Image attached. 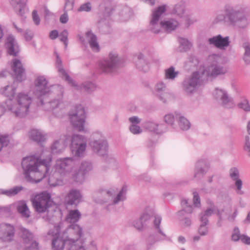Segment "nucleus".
I'll return each mask as SVG.
<instances>
[{
	"label": "nucleus",
	"mask_w": 250,
	"mask_h": 250,
	"mask_svg": "<svg viewBox=\"0 0 250 250\" xmlns=\"http://www.w3.org/2000/svg\"><path fill=\"white\" fill-rule=\"evenodd\" d=\"M181 205L182 209L178 212L179 216H184L186 213L190 214L192 212V206L188 204V200L187 199H183L181 201Z\"/></svg>",
	"instance_id": "obj_36"
},
{
	"label": "nucleus",
	"mask_w": 250,
	"mask_h": 250,
	"mask_svg": "<svg viewBox=\"0 0 250 250\" xmlns=\"http://www.w3.org/2000/svg\"><path fill=\"white\" fill-rule=\"evenodd\" d=\"M244 149L248 155L250 157V138L248 136H246L245 138Z\"/></svg>",
	"instance_id": "obj_56"
},
{
	"label": "nucleus",
	"mask_w": 250,
	"mask_h": 250,
	"mask_svg": "<svg viewBox=\"0 0 250 250\" xmlns=\"http://www.w3.org/2000/svg\"><path fill=\"white\" fill-rule=\"evenodd\" d=\"M238 107L245 110V111H250V105L247 100H244L238 104Z\"/></svg>",
	"instance_id": "obj_53"
},
{
	"label": "nucleus",
	"mask_w": 250,
	"mask_h": 250,
	"mask_svg": "<svg viewBox=\"0 0 250 250\" xmlns=\"http://www.w3.org/2000/svg\"><path fill=\"white\" fill-rule=\"evenodd\" d=\"M180 47L183 51H187L192 46V43L187 39L181 38L179 39Z\"/></svg>",
	"instance_id": "obj_43"
},
{
	"label": "nucleus",
	"mask_w": 250,
	"mask_h": 250,
	"mask_svg": "<svg viewBox=\"0 0 250 250\" xmlns=\"http://www.w3.org/2000/svg\"><path fill=\"white\" fill-rule=\"evenodd\" d=\"M17 209L18 212L22 217L28 218L30 216V212L28 207L24 201H21L17 204Z\"/></svg>",
	"instance_id": "obj_33"
},
{
	"label": "nucleus",
	"mask_w": 250,
	"mask_h": 250,
	"mask_svg": "<svg viewBox=\"0 0 250 250\" xmlns=\"http://www.w3.org/2000/svg\"><path fill=\"white\" fill-rule=\"evenodd\" d=\"M167 8V5H163L152 11L148 26L150 31L154 33H158L161 31V29H163L167 32H171L175 30L179 26V22L173 18L160 21V17L164 14Z\"/></svg>",
	"instance_id": "obj_6"
},
{
	"label": "nucleus",
	"mask_w": 250,
	"mask_h": 250,
	"mask_svg": "<svg viewBox=\"0 0 250 250\" xmlns=\"http://www.w3.org/2000/svg\"><path fill=\"white\" fill-rule=\"evenodd\" d=\"M91 9V3L90 2H86L82 4L80 7L78 8V12H89Z\"/></svg>",
	"instance_id": "obj_57"
},
{
	"label": "nucleus",
	"mask_w": 250,
	"mask_h": 250,
	"mask_svg": "<svg viewBox=\"0 0 250 250\" xmlns=\"http://www.w3.org/2000/svg\"><path fill=\"white\" fill-rule=\"evenodd\" d=\"M6 46L8 52L10 55L15 56L17 55L19 51V46L13 36L9 35L7 37Z\"/></svg>",
	"instance_id": "obj_26"
},
{
	"label": "nucleus",
	"mask_w": 250,
	"mask_h": 250,
	"mask_svg": "<svg viewBox=\"0 0 250 250\" xmlns=\"http://www.w3.org/2000/svg\"><path fill=\"white\" fill-rule=\"evenodd\" d=\"M69 116L71 124L76 130L86 132L84 128L86 111L82 104L74 106L69 112Z\"/></svg>",
	"instance_id": "obj_8"
},
{
	"label": "nucleus",
	"mask_w": 250,
	"mask_h": 250,
	"mask_svg": "<svg viewBox=\"0 0 250 250\" xmlns=\"http://www.w3.org/2000/svg\"><path fill=\"white\" fill-rule=\"evenodd\" d=\"M68 32L66 29L63 30L59 35L60 41L63 42L65 48L68 44Z\"/></svg>",
	"instance_id": "obj_49"
},
{
	"label": "nucleus",
	"mask_w": 250,
	"mask_h": 250,
	"mask_svg": "<svg viewBox=\"0 0 250 250\" xmlns=\"http://www.w3.org/2000/svg\"><path fill=\"white\" fill-rule=\"evenodd\" d=\"M75 4V0H64L63 11L72 10Z\"/></svg>",
	"instance_id": "obj_50"
},
{
	"label": "nucleus",
	"mask_w": 250,
	"mask_h": 250,
	"mask_svg": "<svg viewBox=\"0 0 250 250\" xmlns=\"http://www.w3.org/2000/svg\"><path fill=\"white\" fill-rule=\"evenodd\" d=\"M11 68L13 72V77L17 81L22 82L25 79V69L19 60L14 59L12 60Z\"/></svg>",
	"instance_id": "obj_16"
},
{
	"label": "nucleus",
	"mask_w": 250,
	"mask_h": 250,
	"mask_svg": "<svg viewBox=\"0 0 250 250\" xmlns=\"http://www.w3.org/2000/svg\"><path fill=\"white\" fill-rule=\"evenodd\" d=\"M154 90L156 92L163 93L166 92L167 87L164 82H159L155 84Z\"/></svg>",
	"instance_id": "obj_48"
},
{
	"label": "nucleus",
	"mask_w": 250,
	"mask_h": 250,
	"mask_svg": "<svg viewBox=\"0 0 250 250\" xmlns=\"http://www.w3.org/2000/svg\"><path fill=\"white\" fill-rule=\"evenodd\" d=\"M184 16L183 25L186 28H188L197 21L196 18L190 15H186Z\"/></svg>",
	"instance_id": "obj_41"
},
{
	"label": "nucleus",
	"mask_w": 250,
	"mask_h": 250,
	"mask_svg": "<svg viewBox=\"0 0 250 250\" xmlns=\"http://www.w3.org/2000/svg\"><path fill=\"white\" fill-rule=\"evenodd\" d=\"M65 138H61L59 140L54 142L51 146V153L53 154L61 152L67 146L68 143L67 137H64Z\"/></svg>",
	"instance_id": "obj_27"
},
{
	"label": "nucleus",
	"mask_w": 250,
	"mask_h": 250,
	"mask_svg": "<svg viewBox=\"0 0 250 250\" xmlns=\"http://www.w3.org/2000/svg\"><path fill=\"white\" fill-rule=\"evenodd\" d=\"M15 234L14 228L9 224L3 223L0 225V239L4 242H10Z\"/></svg>",
	"instance_id": "obj_20"
},
{
	"label": "nucleus",
	"mask_w": 250,
	"mask_h": 250,
	"mask_svg": "<svg viewBox=\"0 0 250 250\" xmlns=\"http://www.w3.org/2000/svg\"><path fill=\"white\" fill-rule=\"evenodd\" d=\"M96 88L97 86L95 83L91 82H85L81 86L80 89L87 92H93Z\"/></svg>",
	"instance_id": "obj_45"
},
{
	"label": "nucleus",
	"mask_w": 250,
	"mask_h": 250,
	"mask_svg": "<svg viewBox=\"0 0 250 250\" xmlns=\"http://www.w3.org/2000/svg\"><path fill=\"white\" fill-rule=\"evenodd\" d=\"M23 187L22 186H16L9 189H0V194L12 197L17 195L19 192L23 190Z\"/></svg>",
	"instance_id": "obj_39"
},
{
	"label": "nucleus",
	"mask_w": 250,
	"mask_h": 250,
	"mask_svg": "<svg viewBox=\"0 0 250 250\" xmlns=\"http://www.w3.org/2000/svg\"><path fill=\"white\" fill-rule=\"evenodd\" d=\"M185 3L184 1H180L175 5L171 13L172 14H175L178 16L179 18H183L185 15Z\"/></svg>",
	"instance_id": "obj_34"
},
{
	"label": "nucleus",
	"mask_w": 250,
	"mask_h": 250,
	"mask_svg": "<svg viewBox=\"0 0 250 250\" xmlns=\"http://www.w3.org/2000/svg\"><path fill=\"white\" fill-rule=\"evenodd\" d=\"M56 64L58 72L62 78L64 79L69 84L75 86L74 81L68 76L67 72L63 69L62 66V62L57 54H56Z\"/></svg>",
	"instance_id": "obj_25"
},
{
	"label": "nucleus",
	"mask_w": 250,
	"mask_h": 250,
	"mask_svg": "<svg viewBox=\"0 0 250 250\" xmlns=\"http://www.w3.org/2000/svg\"><path fill=\"white\" fill-rule=\"evenodd\" d=\"M208 229L207 225L201 224L198 229V233L201 236H205L208 234Z\"/></svg>",
	"instance_id": "obj_54"
},
{
	"label": "nucleus",
	"mask_w": 250,
	"mask_h": 250,
	"mask_svg": "<svg viewBox=\"0 0 250 250\" xmlns=\"http://www.w3.org/2000/svg\"><path fill=\"white\" fill-rule=\"evenodd\" d=\"M114 10H115L116 13L113 18L118 22H125L129 20L132 15V11L127 6H118Z\"/></svg>",
	"instance_id": "obj_17"
},
{
	"label": "nucleus",
	"mask_w": 250,
	"mask_h": 250,
	"mask_svg": "<svg viewBox=\"0 0 250 250\" xmlns=\"http://www.w3.org/2000/svg\"><path fill=\"white\" fill-rule=\"evenodd\" d=\"M175 117L178 122L180 128L183 130H187L190 128L191 124L189 121L181 113L175 112Z\"/></svg>",
	"instance_id": "obj_31"
},
{
	"label": "nucleus",
	"mask_w": 250,
	"mask_h": 250,
	"mask_svg": "<svg viewBox=\"0 0 250 250\" xmlns=\"http://www.w3.org/2000/svg\"><path fill=\"white\" fill-rule=\"evenodd\" d=\"M126 189L123 187L121 190L118 193L116 197H114L115 192L114 190H102L100 193V195H97V197H103L102 199H99L96 201L99 203H103L107 202L108 201H112L114 204H118L119 202L123 201L125 199Z\"/></svg>",
	"instance_id": "obj_12"
},
{
	"label": "nucleus",
	"mask_w": 250,
	"mask_h": 250,
	"mask_svg": "<svg viewBox=\"0 0 250 250\" xmlns=\"http://www.w3.org/2000/svg\"><path fill=\"white\" fill-rule=\"evenodd\" d=\"M151 217H154L153 221L154 227L156 230L158 231V236H153L150 235L147 239V247L149 248L150 246L153 244L156 241L161 240H165L167 238L166 235L163 232L160 228V225L161 222L162 217L157 214H155L153 210H149L148 211L144 212L140 217L141 220L144 224L150 219Z\"/></svg>",
	"instance_id": "obj_7"
},
{
	"label": "nucleus",
	"mask_w": 250,
	"mask_h": 250,
	"mask_svg": "<svg viewBox=\"0 0 250 250\" xmlns=\"http://www.w3.org/2000/svg\"><path fill=\"white\" fill-rule=\"evenodd\" d=\"M241 237V235L240 234L239 229L238 228H235L234 232L231 236L232 240L237 241L239 240H240Z\"/></svg>",
	"instance_id": "obj_62"
},
{
	"label": "nucleus",
	"mask_w": 250,
	"mask_h": 250,
	"mask_svg": "<svg viewBox=\"0 0 250 250\" xmlns=\"http://www.w3.org/2000/svg\"><path fill=\"white\" fill-rule=\"evenodd\" d=\"M215 98L219 104L227 108H231L235 106V104L233 99L229 95H216Z\"/></svg>",
	"instance_id": "obj_28"
},
{
	"label": "nucleus",
	"mask_w": 250,
	"mask_h": 250,
	"mask_svg": "<svg viewBox=\"0 0 250 250\" xmlns=\"http://www.w3.org/2000/svg\"><path fill=\"white\" fill-rule=\"evenodd\" d=\"M193 201L195 206L198 207L200 205V198L197 192L194 191L193 193Z\"/></svg>",
	"instance_id": "obj_60"
},
{
	"label": "nucleus",
	"mask_w": 250,
	"mask_h": 250,
	"mask_svg": "<svg viewBox=\"0 0 250 250\" xmlns=\"http://www.w3.org/2000/svg\"><path fill=\"white\" fill-rule=\"evenodd\" d=\"M220 59L219 56L216 54L208 56L204 65L185 77L182 84L183 90L187 93L197 92L207 83L209 79H215L226 74L228 68L219 64Z\"/></svg>",
	"instance_id": "obj_1"
},
{
	"label": "nucleus",
	"mask_w": 250,
	"mask_h": 250,
	"mask_svg": "<svg viewBox=\"0 0 250 250\" xmlns=\"http://www.w3.org/2000/svg\"><path fill=\"white\" fill-rule=\"evenodd\" d=\"M33 207L38 213L44 212L47 210V191H43L36 194L31 199Z\"/></svg>",
	"instance_id": "obj_14"
},
{
	"label": "nucleus",
	"mask_w": 250,
	"mask_h": 250,
	"mask_svg": "<svg viewBox=\"0 0 250 250\" xmlns=\"http://www.w3.org/2000/svg\"><path fill=\"white\" fill-rule=\"evenodd\" d=\"M11 4L14 6L17 14L20 16H23L27 11L25 2L24 0H10Z\"/></svg>",
	"instance_id": "obj_30"
},
{
	"label": "nucleus",
	"mask_w": 250,
	"mask_h": 250,
	"mask_svg": "<svg viewBox=\"0 0 250 250\" xmlns=\"http://www.w3.org/2000/svg\"><path fill=\"white\" fill-rule=\"evenodd\" d=\"M129 130L133 134H138L142 131L140 127L137 125H131L129 127Z\"/></svg>",
	"instance_id": "obj_58"
},
{
	"label": "nucleus",
	"mask_w": 250,
	"mask_h": 250,
	"mask_svg": "<svg viewBox=\"0 0 250 250\" xmlns=\"http://www.w3.org/2000/svg\"><path fill=\"white\" fill-rule=\"evenodd\" d=\"M68 11H64V13L61 15L60 17V21L61 23L65 24L69 20Z\"/></svg>",
	"instance_id": "obj_61"
},
{
	"label": "nucleus",
	"mask_w": 250,
	"mask_h": 250,
	"mask_svg": "<svg viewBox=\"0 0 250 250\" xmlns=\"http://www.w3.org/2000/svg\"><path fill=\"white\" fill-rule=\"evenodd\" d=\"M224 212V209L220 210L216 207L212 206L208 208L203 213L208 217L213 214H216L219 218L217 225L218 227H221L222 226L221 222L223 219V213Z\"/></svg>",
	"instance_id": "obj_29"
},
{
	"label": "nucleus",
	"mask_w": 250,
	"mask_h": 250,
	"mask_svg": "<svg viewBox=\"0 0 250 250\" xmlns=\"http://www.w3.org/2000/svg\"><path fill=\"white\" fill-rule=\"evenodd\" d=\"M76 162L73 158L66 157L57 160L55 165L56 169L61 174L69 172Z\"/></svg>",
	"instance_id": "obj_15"
},
{
	"label": "nucleus",
	"mask_w": 250,
	"mask_h": 250,
	"mask_svg": "<svg viewBox=\"0 0 250 250\" xmlns=\"http://www.w3.org/2000/svg\"><path fill=\"white\" fill-rule=\"evenodd\" d=\"M78 38L81 42L84 45L88 43L91 50L95 52L100 50V47L97 36L91 31L86 32L84 35H79Z\"/></svg>",
	"instance_id": "obj_13"
},
{
	"label": "nucleus",
	"mask_w": 250,
	"mask_h": 250,
	"mask_svg": "<svg viewBox=\"0 0 250 250\" xmlns=\"http://www.w3.org/2000/svg\"><path fill=\"white\" fill-rule=\"evenodd\" d=\"M21 165L25 178L30 182L39 183L47 173V161L40 156L24 158Z\"/></svg>",
	"instance_id": "obj_4"
},
{
	"label": "nucleus",
	"mask_w": 250,
	"mask_h": 250,
	"mask_svg": "<svg viewBox=\"0 0 250 250\" xmlns=\"http://www.w3.org/2000/svg\"><path fill=\"white\" fill-rule=\"evenodd\" d=\"M21 230V237L25 244L26 250H38V244L33 240L32 233L24 228H22Z\"/></svg>",
	"instance_id": "obj_18"
},
{
	"label": "nucleus",
	"mask_w": 250,
	"mask_h": 250,
	"mask_svg": "<svg viewBox=\"0 0 250 250\" xmlns=\"http://www.w3.org/2000/svg\"><path fill=\"white\" fill-rule=\"evenodd\" d=\"M209 165L206 160L198 161L195 165L194 177L200 179L204 176L209 168Z\"/></svg>",
	"instance_id": "obj_23"
},
{
	"label": "nucleus",
	"mask_w": 250,
	"mask_h": 250,
	"mask_svg": "<svg viewBox=\"0 0 250 250\" xmlns=\"http://www.w3.org/2000/svg\"><path fill=\"white\" fill-rule=\"evenodd\" d=\"M144 223L143 222V221L141 220V218L139 220H137L134 222V226L135 228H136L138 230H141L143 229Z\"/></svg>",
	"instance_id": "obj_63"
},
{
	"label": "nucleus",
	"mask_w": 250,
	"mask_h": 250,
	"mask_svg": "<svg viewBox=\"0 0 250 250\" xmlns=\"http://www.w3.org/2000/svg\"><path fill=\"white\" fill-rule=\"evenodd\" d=\"M243 47L245 50L243 59L247 63H250V42H245L243 44Z\"/></svg>",
	"instance_id": "obj_42"
},
{
	"label": "nucleus",
	"mask_w": 250,
	"mask_h": 250,
	"mask_svg": "<svg viewBox=\"0 0 250 250\" xmlns=\"http://www.w3.org/2000/svg\"><path fill=\"white\" fill-rule=\"evenodd\" d=\"M121 60L115 52H111L108 58L101 60L99 62V68L103 73H112L114 69L120 65Z\"/></svg>",
	"instance_id": "obj_10"
},
{
	"label": "nucleus",
	"mask_w": 250,
	"mask_h": 250,
	"mask_svg": "<svg viewBox=\"0 0 250 250\" xmlns=\"http://www.w3.org/2000/svg\"><path fill=\"white\" fill-rule=\"evenodd\" d=\"M176 120V118L175 117V113L174 115L172 114H167L164 117V121L165 122L170 125H174V123L175 120Z\"/></svg>",
	"instance_id": "obj_51"
},
{
	"label": "nucleus",
	"mask_w": 250,
	"mask_h": 250,
	"mask_svg": "<svg viewBox=\"0 0 250 250\" xmlns=\"http://www.w3.org/2000/svg\"><path fill=\"white\" fill-rule=\"evenodd\" d=\"M48 213L49 211V208H53V210L55 211L58 208V206L54 201L51 198V195L48 193Z\"/></svg>",
	"instance_id": "obj_55"
},
{
	"label": "nucleus",
	"mask_w": 250,
	"mask_h": 250,
	"mask_svg": "<svg viewBox=\"0 0 250 250\" xmlns=\"http://www.w3.org/2000/svg\"><path fill=\"white\" fill-rule=\"evenodd\" d=\"M138 60L136 62L137 68L141 71L147 72L149 69V65L147 62L144 59V56L142 54H139L138 56Z\"/></svg>",
	"instance_id": "obj_37"
},
{
	"label": "nucleus",
	"mask_w": 250,
	"mask_h": 250,
	"mask_svg": "<svg viewBox=\"0 0 250 250\" xmlns=\"http://www.w3.org/2000/svg\"><path fill=\"white\" fill-rule=\"evenodd\" d=\"M84 173L86 174L92 169V166L90 162L84 161L81 163L79 168Z\"/></svg>",
	"instance_id": "obj_46"
},
{
	"label": "nucleus",
	"mask_w": 250,
	"mask_h": 250,
	"mask_svg": "<svg viewBox=\"0 0 250 250\" xmlns=\"http://www.w3.org/2000/svg\"><path fill=\"white\" fill-rule=\"evenodd\" d=\"M89 145L92 151L97 155L101 156L107 155L108 143L101 132L96 131L92 134Z\"/></svg>",
	"instance_id": "obj_9"
},
{
	"label": "nucleus",
	"mask_w": 250,
	"mask_h": 250,
	"mask_svg": "<svg viewBox=\"0 0 250 250\" xmlns=\"http://www.w3.org/2000/svg\"><path fill=\"white\" fill-rule=\"evenodd\" d=\"M35 84L37 91L40 92L41 94H46L47 81L44 77H38L35 81Z\"/></svg>",
	"instance_id": "obj_32"
},
{
	"label": "nucleus",
	"mask_w": 250,
	"mask_h": 250,
	"mask_svg": "<svg viewBox=\"0 0 250 250\" xmlns=\"http://www.w3.org/2000/svg\"><path fill=\"white\" fill-rule=\"evenodd\" d=\"M87 138L80 134H74L71 139V149L72 153L77 157L84 155L87 146Z\"/></svg>",
	"instance_id": "obj_11"
},
{
	"label": "nucleus",
	"mask_w": 250,
	"mask_h": 250,
	"mask_svg": "<svg viewBox=\"0 0 250 250\" xmlns=\"http://www.w3.org/2000/svg\"><path fill=\"white\" fill-rule=\"evenodd\" d=\"M28 136L31 140L36 142L41 146H42L46 141L45 133L41 129H31L29 131Z\"/></svg>",
	"instance_id": "obj_21"
},
{
	"label": "nucleus",
	"mask_w": 250,
	"mask_h": 250,
	"mask_svg": "<svg viewBox=\"0 0 250 250\" xmlns=\"http://www.w3.org/2000/svg\"><path fill=\"white\" fill-rule=\"evenodd\" d=\"M23 35L25 40L26 41L29 42L31 41V40L33 39L34 37V33L32 31L27 29L24 32Z\"/></svg>",
	"instance_id": "obj_59"
},
{
	"label": "nucleus",
	"mask_w": 250,
	"mask_h": 250,
	"mask_svg": "<svg viewBox=\"0 0 250 250\" xmlns=\"http://www.w3.org/2000/svg\"><path fill=\"white\" fill-rule=\"evenodd\" d=\"M229 174L231 179L235 181V187H236V192L239 195L244 194L242 188V181L239 179V171L237 168L232 167L229 171Z\"/></svg>",
	"instance_id": "obj_22"
},
{
	"label": "nucleus",
	"mask_w": 250,
	"mask_h": 250,
	"mask_svg": "<svg viewBox=\"0 0 250 250\" xmlns=\"http://www.w3.org/2000/svg\"><path fill=\"white\" fill-rule=\"evenodd\" d=\"M48 233L53 236V250H63L65 246L67 250L83 249L80 244L83 234V229L77 224H71L64 228L63 223L60 222Z\"/></svg>",
	"instance_id": "obj_2"
},
{
	"label": "nucleus",
	"mask_w": 250,
	"mask_h": 250,
	"mask_svg": "<svg viewBox=\"0 0 250 250\" xmlns=\"http://www.w3.org/2000/svg\"><path fill=\"white\" fill-rule=\"evenodd\" d=\"M32 18L34 23L36 25H39L40 24V19L39 15L37 14V11L35 10L32 12Z\"/></svg>",
	"instance_id": "obj_64"
},
{
	"label": "nucleus",
	"mask_w": 250,
	"mask_h": 250,
	"mask_svg": "<svg viewBox=\"0 0 250 250\" xmlns=\"http://www.w3.org/2000/svg\"><path fill=\"white\" fill-rule=\"evenodd\" d=\"M144 127L149 131L154 132L157 134H161L162 131L159 128V125L157 123L146 121L143 124Z\"/></svg>",
	"instance_id": "obj_38"
},
{
	"label": "nucleus",
	"mask_w": 250,
	"mask_h": 250,
	"mask_svg": "<svg viewBox=\"0 0 250 250\" xmlns=\"http://www.w3.org/2000/svg\"><path fill=\"white\" fill-rule=\"evenodd\" d=\"M107 4V6L105 7V14H107L108 16L110 15V12L113 10L110 7L111 2L109 0H105L103 3L101 4L100 6L101 8L104 7L105 5Z\"/></svg>",
	"instance_id": "obj_52"
},
{
	"label": "nucleus",
	"mask_w": 250,
	"mask_h": 250,
	"mask_svg": "<svg viewBox=\"0 0 250 250\" xmlns=\"http://www.w3.org/2000/svg\"><path fill=\"white\" fill-rule=\"evenodd\" d=\"M179 74L178 71H176L174 66H170L165 71V79L166 80H174Z\"/></svg>",
	"instance_id": "obj_40"
},
{
	"label": "nucleus",
	"mask_w": 250,
	"mask_h": 250,
	"mask_svg": "<svg viewBox=\"0 0 250 250\" xmlns=\"http://www.w3.org/2000/svg\"><path fill=\"white\" fill-rule=\"evenodd\" d=\"M81 217V213L78 209L70 210L66 217V221L70 223L77 222Z\"/></svg>",
	"instance_id": "obj_35"
},
{
	"label": "nucleus",
	"mask_w": 250,
	"mask_h": 250,
	"mask_svg": "<svg viewBox=\"0 0 250 250\" xmlns=\"http://www.w3.org/2000/svg\"><path fill=\"white\" fill-rule=\"evenodd\" d=\"M247 9L245 5L240 3L226 4L224 7V14L217 15L212 21V23L224 22L238 29H246L250 23L248 16L244 14Z\"/></svg>",
	"instance_id": "obj_3"
},
{
	"label": "nucleus",
	"mask_w": 250,
	"mask_h": 250,
	"mask_svg": "<svg viewBox=\"0 0 250 250\" xmlns=\"http://www.w3.org/2000/svg\"><path fill=\"white\" fill-rule=\"evenodd\" d=\"M10 143V138L7 135L0 134V151L3 147L7 146Z\"/></svg>",
	"instance_id": "obj_47"
},
{
	"label": "nucleus",
	"mask_w": 250,
	"mask_h": 250,
	"mask_svg": "<svg viewBox=\"0 0 250 250\" xmlns=\"http://www.w3.org/2000/svg\"><path fill=\"white\" fill-rule=\"evenodd\" d=\"M208 42L210 45H213L221 50L226 49L230 43L229 36L223 37L221 35H218L209 38Z\"/></svg>",
	"instance_id": "obj_19"
},
{
	"label": "nucleus",
	"mask_w": 250,
	"mask_h": 250,
	"mask_svg": "<svg viewBox=\"0 0 250 250\" xmlns=\"http://www.w3.org/2000/svg\"><path fill=\"white\" fill-rule=\"evenodd\" d=\"M82 195L80 190L77 189L71 190L65 197L67 205L77 206L81 202Z\"/></svg>",
	"instance_id": "obj_24"
},
{
	"label": "nucleus",
	"mask_w": 250,
	"mask_h": 250,
	"mask_svg": "<svg viewBox=\"0 0 250 250\" xmlns=\"http://www.w3.org/2000/svg\"><path fill=\"white\" fill-rule=\"evenodd\" d=\"M32 102V98L29 95H7L4 107L0 104V117L3 114L5 108L15 116L25 117L29 113Z\"/></svg>",
	"instance_id": "obj_5"
},
{
	"label": "nucleus",
	"mask_w": 250,
	"mask_h": 250,
	"mask_svg": "<svg viewBox=\"0 0 250 250\" xmlns=\"http://www.w3.org/2000/svg\"><path fill=\"white\" fill-rule=\"evenodd\" d=\"M85 175L86 174L79 169L78 171L73 175V179L77 183H82L85 180Z\"/></svg>",
	"instance_id": "obj_44"
}]
</instances>
